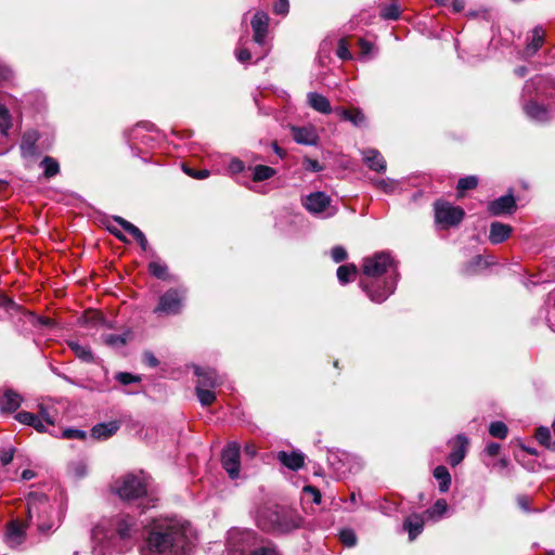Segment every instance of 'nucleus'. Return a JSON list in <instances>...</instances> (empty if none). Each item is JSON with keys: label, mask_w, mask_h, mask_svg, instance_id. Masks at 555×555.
<instances>
[{"label": "nucleus", "mask_w": 555, "mask_h": 555, "mask_svg": "<svg viewBox=\"0 0 555 555\" xmlns=\"http://www.w3.org/2000/svg\"><path fill=\"white\" fill-rule=\"evenodd\" d=\"M40 418L44 422L46 425L54 426L55 424V415L52 413L51 409L39 405L38 413Z\"/></svg>", "instance_id": "nucleus-45"}, {"label": "nucleus", "mask_w": 555, "mask_h": 555, "mask_svg": "<svg viewBox=\"0 0 555 555\" xmlns=\"http://www.w3.org/2000/svg\"><path fill=\"white\" fill-rule=\"evenodd\" d=\"M512 227L502 222H492L490 225L489 240L492 244H500L506 241L512 234Z\"/></svg>", "instance_id": "nucleus-22"}, {"label": "nucleus", "mask_w": 555, "mask_h": 555, "mask_svg": "<svg viewBox=\"0 0 555 555\" xmlns=\"http://www.w3.org/2000/svg\"><path fill=\"white\" fill-rule=\"evenodd\" d=\"M362 289L366 293L369 298L377 304L385 301L396 289L397 279L396 275L390 276L384 281L382 287H376L374 284L360 283Z\"/></svg>", "instance_id": "nucleus-12"}, {"label": "nucleus", "mask_w": 555, "mask_h": 555, "mask_svg": "<svg viewBox=\"0 0 555 555\" xmlns=\"http://www.w3.org/2000/svg\"><path fill=\"white\" fill-rule=\"evenodd\" d=\"M114 491L124 501H139L138 507L141 508V513L151 506H154V504H150V501L144 503L146 500L144 496L147 492L146 485L143 478L137 475L128 474L116 480L114 483Z\"/></svg>", "instance_id": "nucleus-3"}, {"label": "nucleus", "mask_w": 555, "mask_h": 555, "mask_svg": "<svg viewBox=\"0 0 555 555\" xmlns=\"http://www.w3.org/2000/svg\"><path fill=\"white\" fill-rule=\"evenodd\" d=\"M249 555H279L274 546L262 545L257 546Z\"/></svg>", "instance_id": "nucleus-51"}, {"label": "nucleus", "mask_w": 555, "mask_h": 555, "mask_svg": "<svg viewBox=\"0 0 555 555\" xmlns=\"http://www.w3.org/2000/svg\"><path fill=\"white\" fill-rule=\"evenodd\" d=\"M149 271L152 275L160 280H166L168 276L167 266L160 261L150 262Z\"/></svg>", "instance_id": "nucleus-39"}, {"label": "nucleus", "mask_w": 555, "mask_h": 555, "mask_svg": "<svg viewBox=\"0 0 555 555\" xmlns=\"http://www.w3.org/2000/svg\"><path fill=\"white\" fill-rule=\"evenodd\" d=\"M244 453L248 457L253 459L257 454V447L254 443L248 442L244 446Z\"/></svg>", "instance_id": "nucleus-63"}, {"label": "nucleus", "mask_w": 555, "mask_h": 555, "mask_svg": "<svg viewBox=\"0 0 555 555\" xmlns=\"http://www.w3.org/2000/svg\"><path fill=\"white\" fill-rule=\"evenodd\" d=\"M489 433L494 438L504 439L507 436L508 428L503 422L496 421L490 424Z\"/></svg>", "instance_id": "nucleus-40"}, {"label": "nucleus", "mask_w": 555, "mask_h": 555, "mask_svg": "<svg viewBox=\"0 0 555 555\" xmlns=\"http://www.w3.org/2000/svg\"><path fill=\"white\" fill-rule=\"evenodd\" d=\"M434 477L439 481V490L444 493L451 485V475L446 466L439 465L434 469Z\"/></svg>", "instance_id": "nucleus-29"}, {"label": "nucleus", "mask_w": 555, "mask_h": 555, "mask_svg": "<svg viewBox=\"0 0 555 555\" xmlns=\"http://www.w3.org/2000/svg\"><path fill=\"white\" fill-rule=\"evenodd\" d=\"M304 491L306 493H308V494H311L313 503H315V504H320L321 503V493H320V491L315 487H313V486H306L304 488Z\"/></svg>", "instance_id": "nucleus-58"}, {"label": "nucleus", "mask_w": 555, "mask_h": 555, "mask_svg": "<svg viewBox=\"0 0 555 555\" xmlns=\"http://www.w3.org/2000/svg\"><path fill=\"white\" fill-rule=\"evenodd\" d=\"M11 128V117L8 108L0 103V138L5 139Z\"/></svg>", "instance_id": "nucleus-38"}, {"label": "nucleus", "mask_w": 555, "mask_h": 555, "mask_svg": "<svg viewBox=\"0 0 555 555\" xmlns=\"http://www.w3.org/2000/svg\"><path fill=\"white\" fill-rule=\"evenodd\" d=\"M339 539L347 547H353L358 542L356 532L350 528L343 529L339 533Z\"/></svg>", "instance_id": "nucleus-42"}, {"label": "nucleus", "mask_w": 555, "mask_h": 555, "mask_svg": "<svg viewBox=\"0 0 555 555\" xmlns=\"http://www.w3.org/2000/svg\"><path fill=\"white\" fill-rule=\"evenodd\" d=\"M468 444V440L465 436L459 435L456 437L455 446L449 454L448 461L451 466L459 465L465 457L466 447Z\"/></svg>", "instance_id": "nucleus-23"}, {"label": "nucleus", "mask_w": 555, "mask_h": 555, "mask_svg": "<svg viewBox=\"0 0 555 555\" xmlns=\"http://www.w3.org/2000/svg\"><path fill=\"white\" fill-rule=\"evenodd\" d=\"M424 525V515L413 513L403 519L402 531L408 532L410 541H414L423 532Z\"/></svg>", "instance_id": "nucleus-15"}, {"label": "nucleus", "mask_w": 555, "mask_h": 555, "mask_svg": "<svg viewBox=\"0 0 555 555\" xmlns=\"http://www.w3.org/2000/svg\"><path fill=\"white\" fill-rule=\"evenodd\" d=\"M304 166L307 170L314 171V172H319L323 169L317 159H311V158H306L304 160Z\"/></svg>", "instance_id": "nucleus-56"}, {"label": "nucleus", "mask_w": 555, "mask_h": 555, "mask_svg": "<svg viewBox=\"0 0 555 555\" xmlns=\"http://www.w3.org/2000/svg\"><path fill=\"white\" fill-rule=\"evenodd\" d=\"M37 414L30 413L27 411L18 412L15 415V420L18 421L21 424L33 426L34 422L36 421Z\"/></svg>", "instance_id": "nucleus-48"}, {"label": "nucleus", "mask_w": 555, "mask_h": 555, "mask_svg": "<svg viewBox=\"0 0 555 555\" xmlns=\"http://www.w3.org/2000/svg\"><path fill=\"white\" fill-rule=\"evenodd\" d=\"M364 164L373 171L385 172L387 164L379 151L375 149H364L361 151Z\"/></svg>", "instance_id": "nucleus-16"}, {"label": "nucleus", "mask_w": 555, "mask_h": 555, "mask_svg": "<svg viewBox=\"0 0 555 555\" xmlns=\"http://www.w3.org/2000/svg\"><path fill=\"white\" fill-rule=\"evenodd\" d=\"M275 169L266 165H257L253 168V180L264 181L275 175Z\"/></svg>", "instance_id": "nucleus-37"}, {"label": "nucleus", "mask_w": 555, "mask_h": 555, "mask_svg": "<svg viewBox=\"0 0 555 555\" xmlns=\"http://www.w3.org/2000/svg\"><path fill=\"white\" fill-rule=\"evenodd\" d=\"M464 216V210L459 206H452L447 202H436L435 204V220L441 228L457 225Z\"/></svg>", "instance_id": "nucleus-9"}, {"label": "nucleus", "mask_w": 555, "mask_h": 555, "mask_svg": "<svg viewBox=\"0 0 555 555\" xmlns=\"http://www.w3.org/2000/svg\"><path fill=\"white\" fill-rule=\"evenodd\" d=\"M38 138L39 137L36 131H28L24 133L20 144L23 157H33L36 155Z\"/></svg>", "instance_id": "nucleus-25"}, {"label": "nucleus", "mask_w": 555, "mask_h": 555, "mask_svg": "<svg viewBox=\"0 0 555 555\" xmlns=\"http://www.w3.org/2000/svg\"><path fill=\"white\" fill-rule=\"evenodd\" d=\"M113 220L119 224L125 231H127L129 234H131L133 236V238H135L137 236H141V230L135 227L134 224H132L131 222H129L128 220L124 219L122 217H119V216H115L113 218Z\"/></svg>", "instance_id": "nucleus-41"}, {"label": "nucleus", "mask_w": 555, "mask_h": 555, "mask_svg": "<svg viewBox=\"0 0 555 555\" xmlns=\"http://www.w3.org/2000/svg\"><path fill=\"white\" fill-rule=\"evenodd\" d=\"M337 56L341 60H349L351 59V54L348 51L347 44L345 39H340L338 42V49H337Z\"/></svg>", "instance_id": "nucleus-54"}, {"label": "nucleus", "mask_w": 555, "mask_h": 555, "mask_svg": "<svg viewBox=\"0 0 555 555\" xmlns=\"http://www.w3.org/2000/svg\"><path fill=\"white\" fill-rule=\"evenodd\" d=\"M196 541L190 521L178 517H158L146 528L142 555H189Z\"/></svg>", "instance_id": "nucleus-1"}, {"label": "nucleus", "mask_w": 555, "mask_h": 555, "mask_svg": "<svg viewBox=\"0 0 555 555\" xmlns=\"http://www.w3.org/2000/svg\"><path fill=\"white\" fill-rule=\"evenodd\" d=\"M230 555H249L257 545V535L251 530L233 529L228 538Z\"/></svg>", "instance_id": "nucleus-4"}, {"label": "nucleus", "mask_w": 555, "mask_h": 555, "mask_svg": "<svg viewBox=\"0 0 555 555\" xmlns=\"http://www.w3.org/2000/svg\"><path fill=\"white\" fill-rule=\"evenodd\" d=\"M517 505L526 513H531L530 500L527 495H518L516 499Z\"/></svg>", "instance_id": "nucleus-57"}, {"label": "nucleus", "mask_w": 555, "mask_h": 555, "mask_svg": "<svg viewBox=\"0 0 555 555\" xmlns=\"http://www.w3.org/2000/svg\"><path fill=\"white\" fill-rule=\"evenodd\" d=\"M525 114L533 121L545 122L550 119L547 108L534 101H529L522 106Z\"/></svg>", "instance_id": "nucleus-20"}, {"label": "nucleus", "mask_w": 555, "mask_h": 555, "mask_svg": "<svg viewBox=\"0 0 555 555\" xmlns=\"http://www.w3.org/2000/svg\"><path fill=\"white\" fill-rule=\"evenodd\" d=\"M138 532L137 519L127 514H119L96 525L92 530L93 555H106L109 540L116 535L127 544H132Z\"/></svg>", "instance_id": "nucleus-2"}, {"label": "nucleus", "mask_w": 555, "mask_h": 555, "mask_svg": "<svg viewBox=\"0 0 555 555\" xmlns=\"http://www.w3.org/2000/svg\"><path fill=\"white\" fill-rule=\"evenodd\" d=\"M275 459L285 467L291 470H298L305 464V455L300 451H279L275 454Z\"/></svg>", "instance_id": "nucleus-17"}, {"label": "nucleus", "mask_w": 555, "mask_h": 555, "mask_svg": "<svg viewBox=\"0 0 555 555\" xmlns=\"http://www.w3.org/2000/svg\"><path fill=\"white\" fill-rule=\"evenodd\" d=\"M183 169L186 175H189L190 177L195 178V179H205L209 176V171L206 169L205 170H193L188 167H183Z\"/></svg>", "instance_id": "nucleus-55"}, {"label": "nucleus", "mask_w": 555, "mask_h": 555, "mask_svg": "<svg viewBox=\"0 0 555 555\" xmlns=\"http://www.w3.org/2000/svg\"><path fill=\"white\" fill-rule=\"evenodd\" d=\"M68 346L80 360L85 362L93 361V354L89 347L82 346L78 341H69Z\"/></svg>", "instance_id": "nucleus-35"}, {"label": "nucleus", "mask_w": 555, "mask_h": 555, "mask_svg": "<svg viewBox=\"0 0 555 555\" xmlns=\"http://www.w3.org/2000/svg\"><path fill=\"white\" fill-rule=\"evenodd\" d=\"M195 375L198 377L196 386L203 388H216L222 384L221 377L215 370L195 367Z\"/></svg>", "instance_id": "nucleus-18"}, {"label": "nucleus", "mask_w": 555, "mask_h": 555, "mask_svg": "<svg viewBox=\"0 0 555 555\" xmlns=\"http://www.w3.org/2000/svg\"><path fill=\"white\" fill-rule=\"evenodd\" d=\"M380 16L384 20H391V21L398 20L400 16L399 7L396 3L386 5L385 8L382 9Z\"/></svg>", "instance_id": "nucleus-43"}, {"label": "nucleus", "mask_w": 555, "mask_h": 555, "mask_svg": "<svg viewBox=\"0 0 555 555\" xmlns=\"http://www.w3.org/2000/svg\"><path fill=\"white\" fill-rule=\"evenodd\" d=\"M500 449H501V446L496 442H491L489 443L486 449H485V452L489 455V456H495L499 452H500Z\"/></svg>", "instance_id": "nucleus-61"}, {"label": "nucleus", "mask_w": 555, "mask_h": 555, "mask_svg": "<svg viewBox=\"0 0 555 555\" xmlns=\"http://www.w3.org/2000/svg\"><path fill=\"white\" fill-rule=\"evenodd\" d=\"M395 268V260L388 251H378L363 259L362 270L369 278H378Z\"/></svg>", "instance_id": "nucleus-7"}, {"label": "nucleus", "mask_w": 555, "mask_h": 555, "mask_svg": "<svg viewBox=\"0 0 555 555\" xmlns=\"http://www.w3.org/2000/svg\"><path fill=\"white\" fill-rule=\"evenodd\" d=\"M115 379L118 380L121 385H129L140 382L141 377L131 373L119 372L115 375Z\"/></svg>", "instance_id": "nucleus-46"}, {"label": "nucleus", "mask_w": 555, "mask_h": 555, "mask_svg": "<svg viewBox=\"0 0 555 555\" xmlns=\"http://www.w3.org/2000/svg\"><path fill=\"white\" fill-rule=\"evenodd\" d=\"M22 401L23 399L17 392L5 390L0 396V410L3 412H14L21 406Z\"/></svg>", "instance_id": "nucleus-24"}, {"label": "nucleus", "mask_w": 555, "mask_h": 555, "mask_svg": "<svg viewBox=\"0 0 555 555\" xmlns=\"http://www.w3.org/2000/svg\"><path fill=\"white\" fill-rule=\"evenodd\" d=\"M229 169L231 170V172L233 173H238L241 171L244 170V164L242 160L240 159H233L231 163H230V166H229Z\"/></svg>", "instance_id": "nucleus-62"}, {"label": "nucleus", "mask_w": 555, "mask_h": 555, "mask_svg": "<svg viewBox=\"0 0 555 555\" xmlns=\"http://www.w3.org/2000/svg\"><path fill=\"white\" fill-rule=\"evenodd\" d=\"M23 539H24V530H23L22 526L15 521L11 522L8 527V531L5 534L7 543L10 546L14 547V546H17L18 544H21L23 542Z\"/></svg>", "instance_id": "nucleus-28"}, {"label": "nucleus", "mask_w": 555, "mask_h": 555, "mask_svg": "<svg viewBox=\"0 0 555 555\" xmlns=\"http://www.w3.org/2000/svg\"><path fill=\"white\" fill-rule=\"evenodd\" d=\"M240 444L233 441L228 443L221 453L222 467L232 479H236L240 475Z\"/></svg>", "instance_id": "nucleus-11"}, {"label": "nucleus", "mask_w": 555, "mask_h": 555, "mask_svg": "<svg viewBox=\"0 0 555 555\" xmlns=\"http://www.w3.org/2000/svg\"><path fill=\"white\" fill-rule=\"evenodd\" d=\"M358 270L353 263L338 267L337 279L340 284L345 285L356 278Z\"/></svg>", "instance_id": "nucleus-33"}, {"label": "nucleus", "mask_w": 555, "mask_h": 555, "mask_svg": "<svg viewBox=\"0 0 555 555\" xmlns=\"http://www.w3.org/2000/svg\"><path fill=\"white\" fill-rule=\"evenodd\" d=\"M266 518L269 524L263 525V528L275 532H288L299 526L297 515L285 508L269 511Z\"/></svg>", "instance_id": "nucleus-5"}, {"label": "nucleus", "mask_w": 555, "mask_h": 555, "mask_svg": "<svg viewBox=\"0 0 555 555\" xmlns=\"http://www.w3.org/2000/svg\"><path fill=\"white\" fill-rule=\"evenodd\" d=\"M331 256L335 262H341L347 258V251L343 246H335L331 250Z\"/></svg>", "instance_id": "nucleus-50"}, {"label": "nucleus", "mask_w": 555, "mask_h": 555, "mask_svg": "<svg viewBox=\"0 0 555 555\" xmlns=\"http://www.w3.org/2000/svg\"><path fill=\"white\" fill-rule=\"evenodd\" d=\"M28 518H37V526L40 531H48L51 526L46 525L43 519L49 515L51 505L44 494L31 493L27 500Z\"/></svg>", "instance_id": "nucleus-8"}, {"label": "nucleus", "mask_w": 555, "mask_h": 555, "mask_svg": "<svg viewBox=\"0 0 555 555\" xmlns=\"http://www.w3.org/2000/svg\"><path fill=\"white\" fill-rule=\"evenodd\" d=\"M212 389L195 386L196 397L203 406H208L216 400V393Z\"/></svg>", "instance_id": "nucleus-36"}, {"label": "nucleus", "mask_w": 555, "mask_h": 555, "mask_svg": "<svg viewBox=\"0 0 555 555\" xmlns=\"http://www.w3.org/2000/svg\"><path fill=\"white\" fill-rule=\"evenodd\" d=\"M478 179L475 176H468L465 178H461L457 182V190L460 192H464L467 190H473L477 186Z\"/></svg>", "instance_id": "nucleus-44"}, {"label": "nucleus", "mask_w": 555, "mask_h": 555, "mask_svg": "<svg viewBox=\"0 0 555 555\" xmlns=\"http://www.w3.org/2000/svg\"><path fill=\"white\" fill-rule=\"evenodd\" d=\"M235 54H236L237 61L241 63H246L251 59L250 52L245 48H241V49L236 50Z\"/></svg>", "instance_id": "nucleus-59"}, {"label": "nucleus", "mask_w": 555, "mask_h": 555, "mask_svg": "<svg viewBox=\"0 0 555 555\" xmlns=\"http://www.w3.org/2000/svg\"><path fill=\"white\" fill-rule=\"evenodd\" d=\"M63 437L67 439H85L86 433L79 429L67 428L63 430Z\"/></svg>", "instance_id": "nucleus-52"}, {"label": "nucleus", "mask_w": 555, "mask_h": 555, "mask_svg": "<svg viewBox=\"0 0 555 555\" xmlns=\"http://www.w3.org/2000/svg\"><path fill=\"white\" fill-rule=\"evenodd\" d=\"M144 362L151 367H156L159 364V361L152 352L144 353Z\"/></svg>", "instance_id": "nucleus-60"}, {"label": "nucleus", "mask_w": 555, "mask_h": 555, "mask_svg": "<svg viewBox=\"0 0 555 555\" xmlns=\"http://www.w3.org/2000/svg\"><path fill=\"white\" fill-rule=\"evenodd\" d=\"M516 209V201L512 193L503 195L488 205V211L493 216L512 214Z\"/></svg>", "instance_id": "nucleus-14"}, {"label": "nucleus", "mask_w": 555, "mask_h": 555, "mask_svg": "<svg viewBox=\"0 0 555 555\" xmlns=\"http://www.w3.org/2000/svg\"><path fill=\"white\" fill-rule=\"evenodd\" d=\"M250 25L254 31V41L258 46H264L269 27L268 14L262 11L256 12L251 18Z\"/></svg>", "instance_id": "nucleus-13"}, {"label": "nucleus", "mask_w": 555, "mask_h": 555, "mask_svg": "<svg viewBox=\"0 0 555 555\" xmlns=\"http://www.w3.org/2000/svg\"><path fill=\"white\" fill-rule=\"evenodd\" d=\"M292 134L295 142L305 145H315L318 134L312 127H292Z\"/></svg>", "instance_id": "nucleus-21"}, {"label": "nucleus", "mask_w": 555, "mask_h": 555, "mask_svg": "<svg viewBox=\"0 0 555 555\" xmlns=\"http://www.w3.org/2000/svg\"><path fill=\"white\" fill-rule=\"evenodd\" d=\"M184 300V292L170 288L164 295L159 297L157 307L154 309V313L157 314H178L181 312Z\"/></svg>", "instance_id": "nucleus-10"}, {"label": "nucleus", "mask_w": 555, "mask_h": 555, "mask_svg": "<svg viewBox=\"0 0 555 555\" xmlns=\"http://www.w3.org/2000/svg\"><path fill=\"white\" fill-rule=\"evenodd\" d=\"M339 114L344 120L350 121L352 125L360 127L365 124V116L362 111L354 109H341Z\"/></svg>", "instance_id": "nucleus-31"}, {"label": "nucleus", "mask_w": 555, "mask_h": 555, "mask_svg": "<svg viewBox=\"0 0 555 555\" xmlns=\"http://www.w3.org/2000/svg\"><path fill=\"white\" fill-rule=\"evenodd\" d=\"M117 429H118V425L115 422L102 423V424L95 425L91 429V435L93 438H96V439H107V438L112 437L117 431Z\"/></svg>", "instance_id": "nucleus-27"}, {"label": "nucleus", "mask_w": 555, "mask_h": 555, "mask_svg": "<svg viewBox=\"0 0 555 555\" xmlns=\"http://www.w3.org/2000/svg\"><path fill=\"white\" fill-rule=\"evenodd\" d=\"M374 183L377 188H379L387 194L393 193L397 184V182L391 179H379L376 180Z\"/></svg>", "instance_id": "nucleus-47"}, {"label": "nucleus", "mask_w": 555, "mask_h": 555, "mask_svg": "<svg viewBox=\"0 0 555 555\" xmlns=\"http://www.w3.org/2000/svg\"><path fill=\"white\" fill-rule=\"evenodd\" d=\"M551 438V431L546 427H540L535 433V439L545 447L550 443Z\"/></svg>", "instance_id": "nucleus-49"}, {"label": "nucleus", "mask_w": 555, "mask_h": 555, "mask_svg": "<svg viewBox=\"0 0 555 555\" xmlns=\"http://www.w3.org/2000/svg\"><path fill=\"white\" fill-rule=\"evenodd\" d=\"M31 427L35 428L39 433L47 431V425L44 424V422L40 418V416L38 414H37L36 421L34 422Z\"/></svg>", "instance_id": "nucleus-64"}, {"label": "nucleus", "mask_w": 555, "mask_h": 555, "mask_svg": "<svg viewBox=\"0 0 555 555\" xmlns=\"http://www.w3.org/2000/svg\"><path fill=\"white\" fill-rule=\"evenodd\" d=\"M40 167L43 169V176L48 179L56 176L60 172V165L53 157L46 156L40 162Z\"/></svg>", "instance_id": "nucleus-34"}, {"label": "nucleus", "mask_w": 555, "mask_h": 555, "mask_svg": "<svg viewBox=\"0 0 555 555\" xmlns=\"http://www.w3.org/2000/svg\"><path fill=\"white\" fill-rule=\"evenodd\" d=\"M102 339L107 346L119 349L127 344L129 339V333L126 332L122 334H105L102 336Z\"/></svg>", "instance_id": "nucleus-32"}, {"label": "nucleus", "mask_w": 555, "mask_h": 555, "mask_svg": "<svg viewBox=\"0 0 555 555\" xmlns=\"http://www.w3.org/2000/svg\"><path fill=\"white\" fill-rule=\"evenodd\" d=\"M307 102L310 107L321 114H330L332 112V106L327 98L318 92H309L307 94Z\"/></svg>", "instance_id": "nucleus-26"}, {"label": "nucleus", "mask_w": 555, "mask_h": 555, "mask_svg": "<svg viewBox=\"0 0 555 555\" xmlns=\"http://www.w3.org/2000/svg\"><path fill=\"white\" fill-rule=\"evenodd\" d=\"M304 207L313 216L321 218L333 217L337 209L332 206L331 197L324 192H313L302 198Z\"/></svg>", "instance_id": "nucleus-6"}, {"label": "nucleus", "mask_w": 555, "mask_h": 555, "mask_svg": "<svg viewBox=\"0 0 555 555\" xmlns=\"http://www.w3.org/2000/svg\"><path fill=\"white\" fill-rule=\"evenodd\" d=\"M289 9L288 0H279L274 7L273 12L278 15H286Z\"/></svg>", "instance_id": "nucleus-53"}, {"label": "nucleus", "mask_w": 555, "mask_h": 555, "mask_svg": "<svg viewBox=\"0 0 555 555\" xmlns=\"http://www.w3.org/2000/svg\"><path fill=\"white\" fill-rule=\"evenodd\" d=\"M448 511V503L444 499H439L437 500L434 505L426 509L424 512V516H426L427 518H430V519H435V520H438L440 518H442V516L447 513Z\"/></svg>", "instance_id": "nucleus-30"}, {"label": "nucleus", "mask_w": 555, "mask_h": 555, "mask_svg": "<svg viewBox=\"0 0 555 555\" xmlns=\"http://www.w3.org/2000/svg\"><path fill=\"white\" fill-rule=\"evenodd\" d=\"M545 40V31L542 26H535L531 31V37L528 39L524 49V55L526 57L533 56L543 46Z\"/></svg>", "instance_id": "nucleus-19"}]
</instances>
